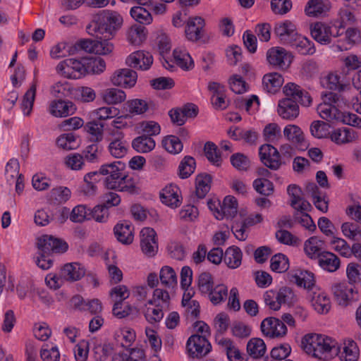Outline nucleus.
Listing matches in <instances>:
<instances>
[{
    "label": "nucleus",
    "instance_id": "nucleus-63",
    "mask_svg": "<svg viewBox=\"0 0 361 361\" xmlns=\"http://www.w3.org/2000/svg\"><path fill=\"white\" fill-rule=\"evenodd\" d=\"M343 234L348 239L359 240L361 238V228L357 224L352 222L343 223L341 226Z\"/></svg>",
    "mask_w": 361,
    "mask_h": 361
},
{
    "label": "nucleus",
    "instance_id": "nucleus-45",
    "mask_svg": "<svg viewBox=\"0 0 361 361\" xmlns=\"http://www.w3.org/2000/svg\"><path fill=\"white\" fill-rule=\"evenodd\" d=\"M116 339L123 347H130L135 340V331L128 326L119 329L115 334Z\"/></svg>",
    "mask_w": 361,
    "mask_h": 361
},
{
    "label": "nucleus",
    "instance_id": "nucleus-64",
    "mask_svg": "<svg viewBox=\"0 0 361 361\" xmlns=\"http://www.w3.org/2000/svg\"><path fill=\"white\" fill-rule=\"evenodd\" d=\"M40 357L43 361H59L60 352L56 345L44 344L40 350Z\"/></svg>",
    "mask_w": 361,
    "mask_h": 361
},
{
    "label": "nucleus",
    "instance_id": "nucleus-41",
    "mask_svg": "<svg viewBox=\"0 0 361 361\" xmlns=\"http://www.w3.org/2000/svg\"><path fill=\"white\" fill-rule=\"evenodd\" d=\"M155 141L151 137L142 135L137 137L132 142L133 148L139 153H147L154 149Z\"/></svg>",
    "mask_w": 361,
    "mask_h": 361
},
{
    "label": "nucleus",
    "instance_id": "nucleus-44",
    "mask_svg": "<svg viewBox=\"0 0 361 361\" xmlns=\"http://www.w3.org/2000/svg\"><path fill=\"white\" fill-rule=\"evenodd\" d=\"M173 55L176 63L182 69L190 70L193 68V61L185 49H175Z\"/></svg>",
    "mask_w": 361,
    "mask_h": 361
},
{
    "label": "nucleus",
    "instance_id": "nucleus-29",
    "mask_svg": "<svg viewBox=\"0 0 361 361\" xmlns=\"http://www.w3.org/2000/svg\"><path fill=\"white\" fill-rule=\"evenodd\" d=\"M330 136L331 140L338 145L356 142L359 139V135L355 130L347 128L336 129Z\"/></svg>",
    "mask_w": 361,
    "mask_h": 361
},
{
    "label": "nucleus",
    "instance_id": "nucleus-11",
    "mask_svg": "<svg viewBox=\"0 0 361 361\" xmlns=\"http://www.w3.org/2000/svg\"><path fill=\"white\" fill-rule=\"evenodd\" d=\"M310 32L312 38L321 44L331 43L333 37L340 36L338 30L334 33L333 26L324 22H317L310 25Z\"/></svg>",
    "mask_w": 361,
    "mask_h": 361
},
{
    "label": "nucleus",
    "instance_id": "nucleus-49",
    "mask_svg": "<svg viewBox=\"0 0 361 361\" xmlns=\"http://www.w3.org/2000/svg\"><path fill=\"white\" fill-rule=\"evenodd\" d=\"M359 354L360 351L357 343L354 341L350 340L345 342L340 357L342 361H357Z\"/></svg>",
    "mask_w": 361,
    "mask_h": 361
},
{
    "label": "nucleus",
    "instance_id": "nucleus-51",
    "mask_svg": "<svg viewBox=\"0 0 361 361\" xmlns=\"http://www.w3.org/2000/svg\"><path fill=\"white\" fill-rule=\"evenodd\" d=\"M170 302V296L168 291L156 288L153 291L152 298L148 300V305L161 307H168Z\"/></svg>",
    "mask_w": 361,
    "mask_h": 361
},
{
    "label": "nucleus",
    "instance_id": "nucleus-61",
    "mask_svg": "<svg viewBox=\"0 0 361 361\" xmlns=\"http://www.w3.org/2000/svg\"><path fill=\"white\" fill-rule=\"evenodd\" d=\"M346 276L350 285L361 283V265L350 262L346 267Z\"/></svg>",
    "mask_w": 361,
    "mask_h": 361
},
{
    "label": "nucleus",
    "instance_id": "nucleus-10",
    "mask_svg": "<svg viewBox=\"0 0 361 361\" xmlns=\"http://www.w3.org/2000/svg\"><path fill=\"white\" fill-rule=\"evenodd\" d=\"M37 247L38 252L51 255L53 252L63 253L68 250V244L51 235H43L37 238Z\"/></svg>",
    "mask_w": 361,
    "mask_h": 361
},
{
    "label": "nucleus",
    "instance_id": "nucleus-17",
    "mask_svg": "<svg viewBox=\"0 0 361 361\" xmlns=\"http://www.w3.org/2000/svg\"><path fill=\"white\" fill-rule=\"evenodd\" d=\"M126 64L135 69L148 70L153 63L152 55L147 51L139 50L130 54L126 61Z\"/></svg>",
    "mask_w": 361,
    "mask_h": 361
},
{
    "label": "nucleus",
    "instance_id": "nucleus-42",
    "mask_svg": "<svg viewBox=\"0 0 361 361\" xmlns=\"http://www.w3.org/2000/svg\"><path fill=\"white\" fill-rule=\"evenodd\" d=\"M283 83L282 75L278 73L266 74L262 79V84L269 92H275Z\"/></svg>",
    "mask_w": 361,
    "mask_h": 361
},
{
    "label": "nucleus",
    "instance_id": "nucleus-40",
    "mask_svg": "<svg viewBox=\"0 0 361 361\" xmlns=\"http://www.w3.org/2000/svg\"><path fill=\"white\" fill-rule=\"evenodd\" d=\"M147 37V29L143 25H133L127 32V39L131 44L140 45Z\"/></svg>",
    "mask_w": 361,
    "mask_h": 361
},
{
    "label": "nucleus",
    "instance_id": "nucleus-23",
    "mask_svg": "<svg viewBox=\"0 0 361 361\" xmlns=\"http://www.w3.org/2000/svg\"><path fill=\"white\" fill-rule=\"evenodd\" d=\"M277 112L283 119L293 120L299 115V106L295 101L285 98L279 102Z\"/></svg>",
    "mask_w": 361,
    "mask_h": 361
},
{
    "label": "nucleus",
    "instance_id": "nucleus-36",
    "mask_svg": "<svg viewBox=\"0 0 361 361\" xmlns=\"http://www.w3.org/2000/svg\"><path fill=\"white\" fill-rule=\"evenodd\" d=\"M324 242L316 236L310 238L305 242L304 250L311 259L319 258L324 249Z\"/></svg>",
    "mask_w": 361,
    "mask_h": 361
},
{
    "label": "nucleus",
    "instance_id": "nucleus-22",
    "mask_svg": "<svg viewBox=\"0 0 361 361\" xmlns=\"http://www.w3.org/2000/svg\"><path fill=\"white\" fill-rule=\"evenodd\" d=\"M204 25V20L202 18L199 16L189 18L185 30L186 37L190 41L197 42L202 37Z\"/></svg>",
    "mask_w": 361,
    "mask_h": 361
},
{
    "label": "nucleus",
    "instance_id": "nucleus-52",
    "mask_svg": "<svg viewBox=\"0 0 361 361\" xmlns=\"http://www.w3.org/2000/svg\"><path fill=\"white\" fill-rule=\"evenodd\" d=\"M36 95V85L33 84L23 96L21 109L24 116L30 115Z\"/></svg>",
    "mask_w": 361,
    "mask_h": 361
},
{
    "label": "nucleus",
    "instance_id": "nucleus-56",
    "mask_svg": "<svg viewBox=\"0 0 361 361\" xmlns=\"http://www.w3.org/2000/svg\"><path fill=\"white\" fill-rule=\"evenodd\" d=\"M211 176L207 174H201L197 176L195 180L196 195L199 198H203L210 190Z\"/></svg>",
    "mask_w": 361,
    "mask_h": 361
},
{
    "label": "nucleus",
    "instance_id": "nucleus-53",
    "mask_svg": "<svg viewBox=\"0 0 361 361\" xmlns=\"http://www.w3.org/2000/svg\"><path fill=\"white\" fill-rule=\"evenodd\" d=\"M86 74H100L106 68L104 60L100 57L85 59Z\"/></svg>",
    "mask_w": 361,
    "mask_h": 361
},
{
    "label": "nucleus",
    "instance_id": "nucleus-6",
    "mask_svg": "<svg viewBox=\"0 0 361 361\" xmlns=\"http://www.w3.org/2000/svg\"><path fill=\"white\" fill-rule=\"evenodd\" d=\"M331 290L339 305L346 307L358 300L357 290L345 282L333 284Z\"/></svg>",
    "mask_w": 361,
    "mask_h": 361
},
{
    "label": "nucleus",
    "instance_id": "nucleus-9",
    "mask_svg": "<svg viewBox=\"0 0 361 361\" xmlns=\"http://www.w3.org/2000/svg\"><path fill=\"white\" fill-rule=\"evenodd\" d=\"M260 328L263 335L270 338H282L288 332L286 324L281 319L274 317L263 319Z\"/></svg>",
    "mask_w": 361,
    "mask_h": 361
},
{
    "label": "nucleus",
    "instance_id": "nucleus-28",
    "mask_svg": "<svg viewBox=\"0 0 361 361\" xmlns=\"http://www.w3.org/2000/svg\"><path fill=\"white\" fill-rule=\"evenodd\" d=\"M114 231L117 240L121 243L128 245L133 243L134 228L130 223L128 221L118 223L115 226Z\"/></svg>",
    "mask_w": 361,
    "mask_h": 361
},
{
    "label": "nucleus",
    "instance_id": "nucleus-4",
    "mask_svg": "<svg viewBox=\"0 0 361 361\" xmlns=\"http://www.w3.org/2000/svg\"><path fill=\"white\" fill-rule=\"evenodd\" d=\"M238 202L235 197L226 196L222 202L218 200H209L208 207L218 220L233 218L238 212Z\"/></svg>",
    "mask_w": 361,
    "mask_h": 361
},
{
    "label": "nucleus",
    "instance_id": "nucleus-16",
    "mask_svg": "<svg viewBox=\"0 0 361 361\" xmlns=\"http://www.w3.org/2000/svg\"><path fill=\"white\" fill-rule=\"evenodd\" d=\"M287 98L291 99L296 103L299 102L305 106H310L312 99L310 94L294 82L287 83L283 88Z\"/></svg>",
    "mask_w": 361,
    "mask_h": 361
},
{
    "label": "nucleus",
    "instance_id": "nucleus-18",
    "mask_svg": "<svg viewBox=\"0 0 361 361\" xmlns=\"http://www.w3.org/2000/svg\"><path fill=\"white\" fill-rule=\"evenodd\" d=\"M274 34L284 44L289 45L297 37L298 32L295 25L290 20H284L276 23Z\"/></svg>",
    "mask_w": 361,
    "mask_h": 361
},
{
    "label": "nucleus",
    "instance_id": "nucleus-21",
    "mask_svg": "<svg viewBox=\"0 0 361 361\" xmlns=\"http://www.w3.org/2000/svg\"><path fill=\"white\" fill-rule=\"evenodd\" d=\"M160 199L165 205L176 208L180 205L182 202L180 190L176 185L169 184L161 190Z\"/></svg>",
    "mask_w": 361,
    "mask_h": 361
},
{
    "label": "nucleus",
    "instance_id": "nucleus-57",
    "mask_svg": "<svg viewBox=\"0 0 361 361\" xmlns=\"http://www.w3.org/2000/svg\"><path fill=\"white\" fill-rule=\"evenodd\" d=\"M204 152L207 159L212 164L219 166L221 164L222 159L216 145L212 142H207L204 145Z\"/></svg>",
    "mask_w": 361,
    "mask_h": 361
},
{
    "label": "nucleus",
    "instance_id": "nucleus-47",
    "mask_svg": "<svg viewBox=\"0 0 361 361\" xmlns=\"http://www.w3.org/2000/svg\"><path fill=\"white\" fill-rule=\"evenodd\" d=\"M164 308L161 307L148 305V302L145 305L143 314L146 320L150 324L159 322L164 317Z\"/></svg>",
    "mask_w": 361,
    "mask_h": 361
},
{
    "label": "nucleus",
    "instance_id": "nucleus-19",
    "mask_svg": "<svg viewBox=\"0 0 361 361\" xmlns=\"http://www.w3.org/2000/svg\"><path fill=\"white\" fill-rule=\"evenodd\" d=\"M262 163L271 169L276 170L281 166L280 154L278 150L271 145H262L259 149Z\"/></svg>",
    "mask_w": 361,
    "mask_h": 361
},
{
    "label": "nucleus",
    "instance_id": "nucleus-3",
    "mask_svg": "<svg viewBox=\"0 0 361 361\" xmlns=\"http://www.w3.org/2000/svg\"><path fill=\"white\" fill-rule=\"evenodd\" d=\"M302 344L307 354L324 360L331 359L337 354L338 349L335 340L327 336L317 334L305 336Z\"/></svg>",
    "mask_w": 361,
    "mask_h": 361
},
{
    "label": "nucleus",
    "instance_id": "nucleus-38",
    "mask_svg": "<svg viewBox=\"0 0 361 361\" xmlns=\"http://www.w3.org/2000/svg\"><path fill=\"white\" fill-rule=\"evenodd\" d=\"M219 345L226 352L229 361H246L245 356L230 339L221 338L219 341Z\"/></svg>",
    "mask_w": 361,
    "mask_h": 361
},
{
    "label": "nucleus",
    "instance_id": "nucleus-62",
    "mask_svg": "<svg viewBox=\"0 0 361 361\" xmlns=\"http://www.w3.org/2000/svg\"><path fill=\"white\" fill-rule=\"evenodd\" d=\"M71 195V190L64 186L54 188L50 191V198L55 202L61 204L67 202Z\"/></svg>",
    "mask_w": 361,
    "mask_h": 361
},
{
    "label": "nucleus",
    "instance_id": "nucleus-48",
    "mask_svg": "<svg viewBox=\"0 0 361 361\" xmlns=\"http://www.w3.org/2000/svg\"><path fill=\"white\" fill-rule=\"evenodd\" d=\"M247 351L252 357L255 359L259 358L266 352V345L262 339L254 338L248 341Z\"/></svg>",
    "mask_w": 361,
    "mask_h": 361
},
{
    "label": "nucleus",
    "instance_id": "nucleus-2",
    "mask_svg": "<svg viewBox=\"0 0 361 361\" xmlns=\"http://www.w3.org/2000/svg\"><path fill=\"white\" fill-rule=\"evenodd\" d=\"M123 21L118 12L104 10L94 16L87 30L89 34L97 38H110L121 28Z\"/></svg>",
    "mask_w": 361,
    "mask_h": 361
},
{
    "label": "nucleus",
    "instance_id": "nucleus-25",
    "mask_svg": "<svg viewBox=\"0 0 361 361\" xmlns=\"http://www.w3.org/2000/svg\"><path fill=\"white\" fill-rule=\"evenodd\" d=\"M76 110L75 104L70 101L58 100L51 102L49 113L55 117H66L73 114Z\"/></svg>",
    "mask_w": 361,
    "mask_h": 361
},
{
    "label": "nucleus",
    "instance_id": "nucleus-8",
    "mask_svg": "<svg viewBox=\"0 0 361 361\" xmlns=\"http://www.w3.org/2000/svg\"><path fill=\"white\" fill-rule=\"evenodd\" d=\"M109 141L108 151L116 159H121L128 153V143L124 140V133L117 130L109 131V136L106 135Z\"/></svg>",
    "mask_w": 361,
    "mask_h": 361
},
{
    "label": "nucleus",
    "instance_id": "nucleus-15",
    "mask_svg": "<svg viewBox=\"0 0 361 361\" xmlns=\"http://www.w3.org/2000/svg\"><path fill=\"white\" fill-rule=\"evenodd\" d=\"M156 236L155 231L149 227L143 228L140 231V247L143 253L148 257H153L157 252Z\"/></svg>",
    "mask_w": 361,
    "mask_h": 361
},
{
    "label": "nucleus",
    "instance_id": "nucleus-54",
    "mask_svg": "<svg viewBox=\"0 0 361 361\" xmlns=\"http://www.w3.org/2000/svg\"><path fill=\"white\" fill-rule=\"evenodd\" d=\"M131 17L137 22L143 25H149L152 20L151 13L142 6H134L130 11Z\"/></svg>",
    "mask_w": 361,
    "mask_h": 361
},
{
    "label": "nucleus",
    "instance_id": "nucleus-58",
    "mask_svg": "<svg viewBox=\"0 0 361 361\" xmlns=\"http://www.w3.org/2000/svg\"><path fill=\"white\" fill-rule=\"evenodd\" d=\"M196 166L195 160L190 156H186L180 161L178 166L179 176L181 178H187L195 171Z\"/></svg>",
    "mask_w": 361,
    "mask_h": 361
},
{
    "label": "nucleus",
    "instance_id": "nucleus-1",
    "mask_svg": "<svg viewBox=\"0 0 361 361\" xmlns=\"http://www.w3.org/2000/svg\"><path fill=\"white\" fill-rule=\"evenodd\" d=\"M99 173L105 176L104 185L109 190L133 192L135 188L134 178L126 171V165L121 161L102 164Z\"/></svg>",
    "mask_w": 361,
    "mask_h": 361
},
{
    "label": "nucleus",
    "instance_id": "nucleus-14",
    "mask_svg": "<svg viewBox=\"0 0 361 361\" xmlns=\"http://www.w3.org/2000/svg\"><path fill=\"white\" fill-rule=\"evenodd\" d=\"M360 43H361V30L357 27H349L345 30V40H337L336 43L331 46V48L334 52H341Z\"/></svg>",
    "mask_w": 361,
    "mask_h": 361
},
{
    "label": "nucleus",
    "instance_id": "nucleus-39",
    "mask_svg": "<svg viewBox=\"0 0 361 361\" xmlns=\"http://www.w3.org/2000/svg\"><path fill=\"white\" fill-rule=\"evenodd\" d=\"M228 296V287L224 283L216 284L204 297L214 305L224 302Z\"/></svg>",
    "mask_w": 361,
    "mask_h": 361
},
{
    "label": "nucleus",
    "instance_id": "nucleus-33",
    "mask_svg": "<svg viewBox=\"0 0 361 361\" xmlns=\"http://www.w3.org/2000/svg\"><path fill=\"white\" fill-rule=\"evenodd\" d=\"M102 101L109 105H116L126 99V92L118 88L111 87L104 90L100 93Z\"/></svg>",
    "mask_w": 361,
    "mask_h": 361
},
{
    "label": "nucleus",
    "instance_id": "nucleus-20",
    "mask_svg": "<svg viewBox=\"0 0 361 361\" xmlns=\"http://www.w3.org/2000/svg\"><path fill=\"white\" fill-rule=\"evenodd\" d=\"M137 73L129 68L116 71L111 77V82L116 86L125 88L133 87L137 81Z\"/></svg>",
    "mask_w": 361,
    "mask_h": 361
},
{
    "label": "nucleus",
    "instance_id": "nucleus-34",
    "mask_svg": "<svg viewBox=\"0 0 361 361\" xmlns=\"http://www.w3.org/2000/svg\"><path fill=\"white\" fill-rule=\"evenodd\" d=\"M318 264L324 270L335 272L341 265L340 259L333 252H323L318 258Z\"/></svg>",
    "mask_w": 361,
    "mask_h": 361
},
{
    "label": "nucleus",
    "instance_id": "nucleus-60",
    "mask_svg": "<svg viewBox=\"0 0 361 361\" xmlns=\"http://www.w3.org/2000/svg\"><path fill=\"white\" fill-rule=\"evenodd\" d=\"M295 283L300 287L311 288L314 285V274L307 271H301L293 276Z\"/></svg>",
    "mask_w": 361,
    "mask_h": 361
},
{
    "label": "nucleus",
    "instance_id": "nucleus-59",
    "mask_svg": "<svg viewBox=\"0 0 361 361\" xmlns=\"http://www.w3.org/2000/svg\"><path fill=\"white\" fill-rule=\"evenodd\" d=\"M163 147L169 153L176 154L183 149V144L175 135H168L162 140Z\"/></svg>",
    "mask_w": 361,
    "mask_h": 361
},
{
    "label": "nucleus",
    "instance_id": "nucleus-35",
    "mask_svg": "<svg viewBox=\"0 0 361 361\" xmlns=\"http://www.w3.org/2000/svg\"><path fill=\"white\" fill-rule=\"evenodd\" d=\"M289 45L302 55H312L316 51L314 43L299 34Z\"/></svg>",
    "mask_w": 361,
    "mask_h": 361
},
{
    "label": "nucleus",
    "instance_id": "nucleus-13",
    "mask_svg": "<svg viewBox=\"0 0 361 361\" xmlns=\"http://www.w3.org/2000/svg\"><path fill=\"white\" fill-rule=\"evenodd\" d=\"M267 58L271 65L281 68H288L293 59L290 53L279 47L269 49L267 53Z\"/></svg>",
    "mask_w": 361,
    "mask_h": 361
},
{
    "label": "nucleus",
    "instance_id": "nucleus-50",
    "mask_svg": "<svg viewBox=\"0 0 361 361\" xmlns=\"http://www.w3.org/2000/svg\"><path fill=\"white\" fill-rule=\"evenodd\" d=\"M197 290L204 296H205L206 294H207L215 286L214 278L209 272L201 273L197 278Z\"/></svg>",
    "mask_w": 361,
    "mask_h": 361
},
{
    "label": "nucleus",
    "instance_id": "nucleus-43",
    "mask_svg": "<svg viewBox=\"0 0 361 361\" xmlns=\"http://www.w3.org/2000/svg\"><path fill=\"white\" fill-rule=\"evenodd\" d=\"M317 112L322 118L328 121L338 120L341 118L339 110L335 105L330 104L321 103L317 106Z\"/></svg>",
    "mask_w": 361,
    "mask_h": 361
},
{
    "label": "nucleus",
    "instance_id": "nucleus-31",
    "mask_svg": "<svg viewBox=\"0 0 361 361\" xmlns=\"http://www.w3.org/2000/svg\"><path fill=\"white\" fill-rule=\"evenodd\" d=\"M306 192L313 198L315 207L321 212L326 213L329 208V202L324 195H322L317 185L314 183H307Z\"/></svg>",
    "mask_w": 361,
    "mask_h": 361
},
{
    "label": "nucleus",
    "instance_id": "nucleus-24",
    "mask_svg": "<svg viewBox=\"0 0 361 361\" xmlns=\"http://www.w3.org/2000/svg\"><path fill=\"white\" fill-rule=\"evenodd\" d=\"M331 8L329 0H309L305 7V13L310 17H319L327 13Z\"/></svg>",
    "mask_w": 361,
    "mask_h": 361
},
{
    "label": "nucleus",
    "instance_id": "nucleus-12",
    "mask_svg": "<svg viewBox=\"0 0 361 361\" xmlns=\"http://www.w3.org/2000/svg\"><path fill=\"white\" fill-rule=\"evenodd\" d=\"M99 39H85L80 42L81 48L87 52L98 55H109L114 49V44L109 41V38Z\"/></svg>",
    "mask_w": 361,
    "mask_h": 361
},
{
    "label": "nucleus",
    "instance_id": "nucleus-30",
    "mask_svg": "<svg viewBox=\"0 0 361 361\" xmlns=\"http://www.w3.org/2000/svg\"><path fill=\"white\" fill-rule=\"evenodd\" d=\"M85 274V271L83 267L76 262L67 263L61 269L62 278L67 281H78Z\"/></svg>",
    "mask_w": 361,
    "mask_h": 361
},
{
    "label": "nucleus",
    "instance_id": "nucleus-7",
    "mask_svg": "<svg viewBox=\"0 0 361 361\" xmlns=\"http://www.w3.org/2000/svg\"><path fill=\"white\" fill-rule=\"evenodd\" d=\"M212 345L207 338L200 334L190 336L186 343V350L192 358H202L211 350Z\"/></svg>",
    "mask_w": 361,
    "mask_h": 361
},
{
    "label": "nucleus",
    "instance_id": "nucleus-55",
    "mask_svg": "<svg viewBox=\"0 0 361 361\" xmlns=\"http://www.w3.org/2000/svg\"><path fill=\"white\" fill-rule=\"evenodd\" d=\"M124 108L132 115H140L145 113L148 109V104L146 101L139 99L128 100Z\"/></svg>",
    "mask_w": 361,
    "mask_h": 361
},
{
    "label": "nucleus",
    "instance_id": "nucleus-32",
    "mask_svg": "<svg viewBox=\"0 0 361 361\" xmlns=\"http://www.w3.org/2000/svg\"><path fill=\"white\" fill-rule=\"evenodd\" d=\"M283 135L290 142L300 147H307V143L301 128L293 124L287 125L283 129Z\"/></svg>",
    "mask_w": 361,
    "mask_h": 361
},
{
    "label": "nucleus",
    "instance_id": "nucleus-37",
    "mask_svg": "<svg viewBox=\"0 0 361 361\" xmlns=\"http://www.w3.org/2000/svg\"><path fill=\"white\" fill-rule=\"evenodd\" d=\"M243 252L237 246L228 247L224 257V263L231 269H236L239 267L242 263Z\"/></svg>",
    "mask_w": 361,
    "mask_h": 361
},
{
    "label": "nucleus",
    "instance_id": "nucleus-27",
    "mask_svg": "<svg viewBox=\"0 0 361 361\" xmlns=\"http://www.w3.org/2000/svg\"><path fill=\"white\" fill-rule=\"evenodd\" d=\"M311 302L313 308L319 314H326L331 309L329 297L321 290L313 291Z\"/></svg>",
    "mask_w": 361,
    "mask_h": 361
},
{
    "label": "nucleus",
    "instance_id": "nucleus-5",
    "mask_svg": "<svg viewBox=\"0 0 361 361\" xmlns=\"http://www.w3.org/2000/svg\"><path fill=\"white\" fill-rule=\"evenodd\" d=\"M294 293L288 287H282L279 290H268L263 294V300L270 310L278 311L282 304L292 301Z\"/></svg>",
    "mask_w": 361,
    "mask_h": 361
},
{
    "label": "nucleus",
    "instance_id": "nucleus-46",
    "mask_svg": "<svg viewBox=\"0 0 361 361\" xmlns=\"http://www.w3.org/2000/svg\"><path fill=\"white\" fill-rule=\"evenodd\" d=\"M161 284L166 288H174L177 286V275L174 269L169 266L163 267L159 272Z\"/></svg>",
    "mask_w": 361,
    "mask_h": 361
},
{
    "label": "nucleus",
    "instance_id": "nucleus-26",
    "mask_svg": "<svg viewBox=\"0 0 361 361\" xmlns=\"http://www.w3.org/2000/svg\"><path fill=\"white\" fill-rule=\"evenodd\" d=\"M323 87L335 91H343L348 86V83L337 72H329L321 78Z\"/></svg>",
    "mask_w": 361,
    "mask_h": 361
}]
</instances>
